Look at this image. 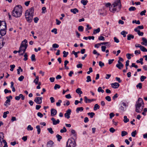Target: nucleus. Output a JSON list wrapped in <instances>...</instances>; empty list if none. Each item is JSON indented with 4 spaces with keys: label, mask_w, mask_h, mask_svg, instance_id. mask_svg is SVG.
<instances>
[{
    "label": "nucleus",
    "mask_w": 147,
    "mask_h": 147,
    "mask_svg": "<svg viewBox=\"0 0 147 147\" xmlns=\"http://www.w3.org/2000/svg\"><path fill=\"white\" fill-rule=\"evenodd\" d=\"M136 10V8L134 7H131L129 9V10L130 11H134Z\"/></svg>",
    "instance_id": "nucleus-47"
},
{
    "label": "nucleus",
    "mask_w": 147,
    "mask_h": 147,
    "mask_svg": "<svg viewBox=\"0 0 147 147\" xmlns=\"http://www.w3.org/2000/svg\"><path fill=\"white\" fill-rule=\"evenodd\" d=\"M36 128L37 129V134H40L41 129L40 128V126L39 125H37L36 126Z\"/></svg>",
    "instance_id": "nucleus-32"
},
{
    "label": "nucleus",
    "mask_w": 147,
    "mask_h": 147,
    "mask_svg": "<svg viewBox=\"0 0 147 147\" xmlns=\"http://www.w3.org/2000/svg\"><path fill=\"white\" fill-rule=\"evenodd\" d=\"M78 30L80 32H82L84 30V27L82 26H79L78 27Z\"/></svg>",
    "instance_id": "nucleus-45"
},
{
    "label": "nucleus",
    "mask_w": 147,
    "mask_h": 147,
    "mask_svg": "<svg viewBox=\"0 0 147 147\" xmlns=\"http://www.w3.org/2000/svg\"><path fill=\"white\" fill-rule=\"evenodd\" d=\"M33 128L30 125H28L27 127V129L28 131H32Z\"/></svg>",
    "instance_id": "nucleus-46"
},
{
    "label": "nucleus",
    "mask_w": 147,
    "mask_h": 147,
    "mask_svg": "<svg viewBox=\"0 0 147 147\" xmlns=\"http://www.w3.org/2000/svg\"><path fill=\"white\" fill-rule=\"evenodd\" d=\"M76 146V144L75 139L72 138L68 139L66 146L68 147H75Z\"/></svg>",
    "instance_id": "nucleus-4"
},
{
    "label": "nucleus",
    "mask_w": 147,
    "mask_h": 147,
    "mask_svg": "<svg viewBox=\"0 0 147 147\" xmlns=\"http://www.w3.org/2000/svg\"><path fill=\"white\" fill-rule=\"evenodd\" d=\"M140 60H137L136 61V62L137 63H140L141 64V65H142L143 64V59L142 58H141L140 59Z\"/></svg>",
    "instance_id": "nucleus-44"
},
{
    "label": "nucleus",
    "mask_w": 147,
    "mask_h": 147,
    "mask_svg": "<svg viewBox=\"0 0 147 147\" xmlns=\"http://www.w3.org/2000/svg\"><path fill=\"white\" fill-rule=\"evenodd\" d=\"M9 113V112L8 111H7L4 112L3 113V117L4 118H5L7 117V115Z\"/></svg>",
    "instance_id": "nucleus-38"
},
{
    "label": "nucleus",
    "mask_w": 147,
    "mask_h": 147,
    "mask_svg": "<svg viewBox=\"0 0 147 147\" xmlns=\"http://www.w3.org/2000/svg\"><path fill=\"white\" fill-rule=\"evenodd\" d=\"M47 130L51 134H53L54 133V131L53 130L52 128L51 127L48 128Z\"/></svg>",
    "instance_id": "nucleus-48"
},
{
    "label": "nucleus",
    "mask_w": 147,
    "mask_h": 147,
    "mask_svg": "<svg viewBox=\"0 0 147 147\" xmlns=\"http://www.w3.org/2000/svg\"><path fill=\"white\" fill-rule=\"evenodd\" d=\"M88 1L87 0H82L81 1V3L84 5H86L88 3Z\"/></svg>",
    "instance_id": "nucleus-34"
},
{
    "label": "nucleus",
    "mask_w": 147,
    "mask_h": 147,
    "mask_svg": "<svg viewBox=\"0 0 147 147\" xmlns=\"http://www.w3.org/2000/svg\"><path fill=\"white\" fill-rule=\"evenodd\" d=\"M67 130L65 127H63V129H61L60 130V132L61 133H63L66 132Z\"/></svg>",
    "instance_id": "nucleus-51"
},
{
    "label": "nucleus",
    "mask_w": 147,
    "mask_h": 147,
    "mask_svg": "<svg viewBox=\"0 0 147 147\" xmlns=\"http://www.w3.org/2000/svg\"><path fill=\"white\" fill-rule=\"evenodd\" d=\"M36 79L34 80L33 82L36 85L38 84L39 81V77L38 76H36Z\"/></svg>",
    "instance_id": "nucleus-29"
},
{
    "label": "nucleus",
    "mask_w": 147,
    "mask_h": 147,
    "mask_svg": "<svg viewBox=\"0 0 147 147\" xmlns=\"http://www.w3.org/2000/svg\"><path fill=\"white\" fill-rule=\"evenodd\" d=\"M6 98L7 99V100L4 103V105L6 106H7L10 105V99L9 98V97H6Z\"/></svg>",
    "instance_id": "nucleus-22"
},
{
    "label": "nucleus",
    "mask_w": 147,
    "mask_h": 147,
    "mask_svg": "<svg viewBox=\"0 0 147 147\" xmlns=\"http://www.w3.org/2000/svg\"><path fill=\"white\" fill-rule=\"evenodd\" d=\"M31 59L32 61H35L36 60L35 55L34 54H32L31 56Z\"/></svg>",
    "instance_id": "nucleus-39"
},
{
    "label": "nucleus",
    "mask_w": 147,
    "mask_h": 147,
    "mask_svg": "<svg viewBox=\"0 0 147 147\" xmlns=\"http://www.w3.org/2000/svg\"><path fill=\"white\" fill-rule=\"evenodd\" d=\"M15 67V65H11L10 66V67H11L10 70L11 71H13V69Z\"/></svg>",
    "instance_id": "nucleus-53"
},
{
    "label": "nucleus",
    "mask_w": 147,
    "mask_h": 147,
    "mask_svg": "<svg viewBox=\"0 0 147 147\" xmlns=\"http://www.w3.org/2000/svg\"><path fill=\"white\" fill-rule=\"evenodd\" d=\"M63 57H67V56L68 55V52H66L65 51H64L63 52Z\"/></svg>",
    "instance_id": "nucleus-49"
},
{
    "label": "nucleus",
    "mask_w": 147,
    "mask_h": 147,
    "mask_svg": "<svg viewBox=\"0 0 147 147\" xmlns=\"http://www.w3.org/2000/svg\"><path fill=\"white\" fill-rule=\"evenodd\" d=\"M123 121L124 123H126L129 121V120L128 118H127V116H124Z\"/></svg>",
    "instance_id": "nucleus-36"
},
{
    "label": "nucleus",
    "mask_w": 147,
    "mask_h": 147,
    "mask_svg": "<svg viewBox=\"0 0 147 147\" xmlns=\"http://www.w3.org/2000/svg\"><path fill=\"white\" fill-rule=\"evenodd\" d=\"M69 61L67 60H65L64 61V67L65 69H69V67L67 66V65L69 63Z\"/></svg>",
    "instance_id": "nucleus-27"
},
{
    "label": "nucleus",
    "mask_w": 147,
    "mask_h": 147,
    "mask_svg": "<svg viewBox=\"0 0 147 147\" xmlns=\"http://www.w3.org/2000/svg\"><path fill=\"white\" fill-rule=\"evenodd\" d=\"M142 40L143 41L141 43L142 45H144L145 46H147V40L145 38H142Z\"/></svg>",
    "instance_id": "nucleus-20"
},
{
    "label": "nucleus",
    "mask_w": 147,
    "mask_h": 147,
    "mask_svg": "<svg viewBox=\"0 0 147 147\" xmlns=\"http://www.w3.org/2000/svg\"><path fill=\"white\" fill-rule=\"evenodd\" d=\"M100 31V29L99 28H98L96 29H94L93 31V34H96L98 33Z\"/></svg>",
    "instance_id": "nucleus-31"
},
{
    "label": "nucleus",
    "mask_w": 147,
    "mask_h": 147,
    "mask_svg": "<svg viewBox=\"0 0 147 147\" xmlns=\"http://www.w3.org/2000/svg\"><path fill=\"white\" fill-rule=\"evenodd\" d=\"M71 135L74 137L76 138L77 136V134L76 131L72 129L71 131Z\"/></svg>",
    "instance_id": "nucleus-26"
},
{
    "label": "nucleus",
    "mask_w": 147,
    "mask_h": 147,
    "mask_svg": "<svg viewBox=\"0 0 147 147\" xmlns=\"http://www.w3.org/2000/svg\"><path fill=\"white\" fill-rule=\"evenodd\" d=\"M54 143L52 141L48 142L47 144V147H53Z\"/></svg>",
    "instance_id": "nucleus-18"
},
{
    "label": "nucleus",
    "mask_w": 147,
    "mask_h": 147,
    "mask_svg": "<svg viewBox=\"0 0 147 147\" xmlns=\"http://www.w3.org/2000/svg\"><path fill=\"white\" fill-rule=\"evenodd\" d=\"M60 88V86L57 84H55L54 87V88L55 90H56L57 88H58V89Z\"/></svg>",
    "instance_id": "nucleus-57"
},
{
    "label": "nucleus",
    "mask_w": 147,
    "mask_h": 147,
    "mask_svg": "<svg viewBox=\"0 0 147 147\" xmlns=\"http://www.w3.org/2000/svg\"><path fill=\"white\" fill-rule=\"evenodd\" d=\"M138 106L135 105L136 108V111L137 113H140V111L143 109L144 107H142V106L139 105Z\"/></svg>",
    "instance_id": "nucleus-13"
},
{
    "label": "nucleus",
    "mask_w": 147,
    "mask_h": 147,
    "mask_svg": "<svg viewBox=\"0 0 147 147\" xmlns=\"http://www.w3.org/2000/svg\"><path fill=\"white\" fill-rule=\"evenodd\" d=\"M71 110L70 109H68L66 112V113L64 114V116L67 119L70 118V115L71 114Z\"/></svg>",
    "instance_id": "nucleus-12"
},
{
    "label": "nucleus",
    "mask_w": 147,
    "mask_h": 147,
    "mask_svg": "<svg viewBox=\"0 0 147 147\" xmlns=\"http://www.w3.org/2000/svg\"><path fill=\"white\" fill-rule=\"evenodd\" d=\"M84 100L86 103H91V102L95 100L94 99H88L86 96L84 97Z\"/></svg>",
    "instance_id": "nucleus-15"
},
{
    "label": "nucleus",
    "mask_w": 147,
    "mask_h": 147,
    "mask_svg": "<svg viewBox=\"0 0 147 147\" xmlns=\"http://www.w3.org/2000/svg\"><path fill=\"white\" fill-rule=\"evenodd\" d=\"M27 42V40L26 39L24 40L22 42L21 44V45L20 47V50H21L23 52V53H24L26 51V49L28 45L26 44Z\"/></svg>",
    "instance_id": "nucleus-6"
},
{
    "label": "nucleus",
    "mask_w": 147,
    "mask_h": 147,
    "mask_svg": "<svg viewBox=\"0 0 147 147\" xmlns=\"http://www.w3.org/2000/svg\"><path fill=\"white\" fill-rule=\"evenodd\" d=\"M51 116H53L57 114V111L56 109H52L51 110Z\"/></svg>",
    "instance_id": "nucleus-19"
},
{
    "label": "nucleus",
    "mask_w": 147,
    "mask_h": 147,
    "mask_svg": "<svg viewBox=\"0 0 147 147\" xmlns=\"http://www.w3.org/2000/svg\"><path fill=\"white\" fill-rule=\"evenodd\" d=\"M134 38V36L131 34H129L127 36V39L128 40H130L131 39H133Z\"/></svg>",
    "instance_id": "nucleus-28"
},
{
    "label": "nucleus",
    "mask_w": 147,
    "mask_h": 147,
    "mask_svg": "<svg viewBox=\"0 0 147 147\" xmlns=\"http://www.w3.org/2000/svg\"><path fill=\"white\" fill-rule=\"evenodd\" d=\"M117 62L118 64L116 65V66L119 69H121L123 68V65L119 61H118Z\"/></svg>",
    "instance_id": "nucleus-14"
},
{
    "label": "nucleus",
    "mask_w": 147,
    "mask_h": 147,
    "mask_svg": "<svg viewBox=\"0 0 147 147\" xmlns=\"http://www.w3.org/2000/svg\"><path fill=\"white\" fill-rule=\"evenodd\" d=\"M98 91L99 92H101L103 93L104 92V90L102 89V88L101 87H99L98 89Z\"/></svg>",
    "instance_id": "nucleus-43"
},
{
    "label": "nucleus",
    "mask_w": 147,
    "mask_h": 147,
    "mask_svg": "<svg viewBox=\"0 0 147 147\" xmlns=\"http://www.w3.org/2000/svg\"><path fill=\"white\" fill-rule=\"evenodd\" d=\"M121 7L120 0H116L111 5L110 7V11L113 13H115V11L118 12L120 10Z\"/></svg>",
    "instance_id": "nucleus-1"
},
{
    "label": "nucleus",
    "mask_w": 147,
    "mask_h": 147,
    "mask_svg": "<svg viewBox=\"0 0 147 147\" xmlns=\"http://www.w3.org/2000/svg\"><path fill=\"white\" fill-rule=\"evenodd\" d=\"M5 44V42H3V36L0 35V49L3 47Z\"/></svg>",
    "instance_id": "nucleus-11"
},
{
    "label": "nucleus",
    "mask_w": 147,
    "mask_h": 147,
    "mask_svg": "<svg viewBox=\"0 0 147 147\" xmlns=\"http://www.w3.org/2000/svg\"><path fill=\"white\" fill-rule=\"evenodd\" d=\"M24 78V77L23 76H21L19 78L18 80L20 81H22Z\"/></svg>",
    "instance_id": "nucleus-61"
},
{
    "label": "nucleus",
    "mask_w": 147,
    "mask_h": 147,
    "mask_svg": "<svg viewBox=\"0 0 147 147\" xmlns=\"http://www.w3.org/2000/svg\"><path fill=\"white\" fill-rule=\"evenodd\" d=\"M121 34L123 36V37H125L126 36V34H127V32L125 31H123L121 32Z\"/></svg>",
    "instance_id": "nucleus-37"
},
{
    "label": "nucleus",
    "mask_w": 147,
    "mask_h": 147,
    "mask_svg": "<svg viewBox=\"0 0 147 147\" xmlns=\"http://www.w3.org/2000/svg\"><path fill=\"white\" fill-rule=\"evenodd\" d=\"M6 24L5 22L0 21V30L6 29Z\"/></svg>",
    "instance_id": "nucleus-8"
},
{
    "label": "nucleus",
    "mask_w": 147,
    "mask_h": 147,
    "mask_svg": "<svg viewBox=\"0 0 147 147\" xmlns=\"http://www.w3.org/2000/svg\"><path fill=\"white\" fill-rule=\"evenodd\" d=\"M87 114L88 115L90 116L91 118H93L95 115L94 113L93 112L88 113Z\"/></svg>",
    "instance_id": "nucleus-40"
},
{
    "label": "nucleus",
    "mask_w": 147,
    "mask_h": 147,
    "mask_svg": "<svg viewBox=\"0 0 147 147\" xmlns=\"http://www.w3.org/2000/svg\"><path fill=\"white\" fill-rule=\"evenodd\" d=\"M131 54L129 53H127L126 54V56L128 59H131Z\"/></svg>",
    "instance_id": "nucleus-63"
},
{
    "label": "nucleus",
    "mask_w": 147,
    "mask_h": 147,
    "mask_svg": "<svg viewBox=\"0 0 147 147\" xmlns=\"http://www.w3.org/2000/svg\"><path fill=\"white\" fill-rule=\"evenodd\" d=\"M121 136L122 137L125 136L127 134V133L124 131H121Z\"/></svg>",
    "instance_id": "nucleus-42"
},
{
    "label": "nucleus",
    "mask_w": 147,
    "mask_h": 147,
    "mask_svg": "<svg viewBox=\"0 0 147 147\" xmlns=\"http://www.w3.org/2000/svg\"><path fill=\"white\" fill-rule=\"evenodd\" d=\"M137 88H139L140 89H141L142 88V84L141 83H139L138 84L136 85Z\"/></svg>",
    "instance_id": "nucleus-54"
},
{
    "label": "nucleus",
    "mask_w": 147,
    "mask_h": 147,
    "mask_svg": "<svg viewBox=\"0 0 147 147\" xmlns=\"http://www.w3.org/2000/svg\"><path fill=\"white\" fill-rule=\"evenodd\" d=\"M135 105H140L142 107H144V104L142 99L141 98H139L137 101H136Z\"/></svg>",
    "instance_id": "nucleus-7"
},
{
    "label": "nucleus",
    "mask_w": 147,
    "mask_h": 147,
    "mask_svg": "<svg viewBox=\"0 0 147 147\" xmlns=\"http://www.w3.org/2000/svg\"><path fill=\"white\" fill-rule=\"evenodd\" d=\"M126 104L125 103L123 102H121V106L120 107V109L122 111H124L126 109Z\"/></svg>",
    "instance_id": "nucleus-9"
},
{
    "label": "nucleus",
    "mask_w": 147,
    "mask_h": 147,
    "mask_svg": "<svg viewBox=\"0 0 147 147\" xmlns=\"http://www.w3.org/2000/svg\"><path fill=\"white\" fill-rule=\"evenodd\" d=\"M114 41L117 43H119V40L116 37H114Z\"/></svg>",
    "instance_id": "nucleus-64"
},
{
    "label": "nucleus",
    "mask_w": 147,
    "mask_h": 147,
    "mask_svg": "<svg viewBox=\"0 0 147 147\" xmlns=\"http://www.w3.org/2000/svg\"><path fill=\"white\" fill-rule=\"evenodd\" d=\"M105 99L108 101L110 102L111 100V97L109 96H107L105 97Z\"/></svg>",
    "instance_id": "nucleus-55"
},
{
    "label": "nucleus",
    "mask_w": 147,
    "mask_h": 147,
    "mask_svg": "<svg viewBox=\"0 0 147 147\" xmlns=\"http://www.w3.org/2000/svg\"><path fill=\"white\" fill-rule=\"evenodd\" d=\"M4 137L3 134L2 132H0V147H2L3 143L4 144L3 147H8L7 142L3 139Z\"/></svg>",
    "instance_id": "nucleus-5"
},
{
    "label": "nucleus",
    "mask_w": 147,
    "mask_h": 147,
    "mask_svg": "<svg viewBox=\"0 0 147 147\" xmlns=\"http://www.w3.org/2000/svg\"><path fill=\"white\" fill-rule=\"evenodd\" d=\"M146 78V76H141L140 78V80L141 82H143Z\"/></svg>",
    "instance_id": "nucleus-60"
},
{
    "label": "nucleus",
    "mask_w": 147,
    "mask_h": 147,
    "mask_svg": "<svg viewBox=\"0 0 147 147\" xmlns=\"http://www.w3.org/2000/svg\"><path fill=\"white\" fill-rule=\"evenodd\" d=\"M111 86L113 88H117L119 87V84L118 83L115 82L111 84Z\"/></svg>",
    "instance_id": "nucleus-17"
},
{
    "label": "nucleus",
    "mask_w": 147,
    "mask_h": 147,
    "mask_svg": "<svg viewBox=\"0 0 147 147\" xmlns=\"http://www.w3.org/2000/svg\"><path fill=\"white\" fill-rule=\"evenodd\" d=\"M22 6L20 5H18L14 7L12 12V15L16 17H20L22 12Z\"/></svg>",
    "instance_id": "nucleus-3"
},
{
    "label": "nucleus",
    "mask_w": 147,
    "mask_h": 147,
    "mask_svg": "<svg viewBox=\"0 0 147 147\" xmlns=\"http://www.w3.org/2000/svg\"><path fill=\"white\" fill-rule=\"evenodd\" d=\"M134 30L137 32V34L139 36H142L143 35L144 33L141 32L139 30H138V29H135Z\"/></svg>",
    "instance_id": "nucleus-21"
},
{
    "label": "nucleus",
    "mask_w": 147,
    "mask_h": 147,
    "mask_svg": "<svg viewBox=\"0 0 147 147\" xmlns=\"http://www.w3.org/2000/svg\"><path fill=\"white\" fill-rule=\"evenodd\" d=\"M34 9L33 7H31L26 11L25 15V18L28 22H31L34 15Z\"/></svg>",
    "instance_id": "nucleus-2"
},
{
    "label": "nucleus",
    "mask_w": 147,
    "mask_h": 147,
    "mask_svg": "<svg viewBox=\"0 0 147 147\" xmlns=\"http://www.w3.org/2000/svg\"><path fill=\"white\" fill-rule=\"evenodd\" d=\"M62 102V101L61 100H59L58 102L56 103V105L57 107H59L61 105V103Z\"/></svg>",
    "instance_id": "nucleus-50"
},
{
    "label": "nucleus",
    "mask_w": 147,
    "mask_h": 147,
    "mask_svg": "<svg viewBox=\"0 0 147 147\" xmlns=\"http://www.w3.org/2000/svg\"><path fill=\"white\" fill-rule=\"evenodd\" d=\"M56 137L57 138L58 141H60L62 138V137L59 134H57L56 135Z\"/></svg>",
    "instance_id": "nucleus-56"
},
{
    "label": "nucleus",
    "mask_w": 147,
    "mask_h": 147,
    "mask_svg": "<svg viewBox=\"0 0 147 147\" xmlns=\"http://www.w3.org/2000/svg\"><path fill=\"white\" fill-rule=\"evenodd\" d=\"M11 84V88L12 89V91L13 92H15L16 91V89L14 88L13 85L14 83L13 82H11L10 83Z\"/></svg>",
    "instance_id": "nucleus-30"
},
{
    "label": "nucleus",
    "mask_w": 147,
    "mask_h": 147,
    "mask_svg": "<svg viewBox=\"0 0 147 147\" xmlns=\"http://www.w3.org/2000/svg\"><path fill=\"white\" fill-rule=\"evenodd\" d=\"M99 65L102 67L104 66V64L102 61H100L99 62Z\"/></svg>",
    "instance_id": "nucleus-59"
},
{
    "label": "nucleus",
    "mask_w": 147,
    "mask_h": 147,
    "mask_svg": "<svg viewBox=\"0 0 147 147\" xmlns=\"http://www.w3.org/2000/svg\"><path fill=\"white\" fill-rule=\"evenodd\" d=\"M83 110L84 108L82 107H78L77 108L76 111L77 113H78L80 111L81 112L83 111Z\"/></svg>",
    "instance_id": "nucleus-25"
},
{
    "label": "nucleus",
    "mask_w": 147,
    "mask_h": 147,
    "mask_svg": "<svg viewBox=\"0 0 147 147\" xmlns=\"http://www.w3.org/2000/svg\"><path fill=\"white\" fill-rule=\"evenodd\" d=\"M137 134V131L136 130H135L134 131H133L131 133V136L133 137H135L136 135Z\"/></svg>",
    "instance_id": "nucleus-52"
},
{
    "label": "nucleus",
    "mask_w": 147,
    "mask_h": 147,
    "mask_svg": "<svg viewBox=\"0 0 147 147\" xmlns=\"http://www.w3.org/2000/svg\"><path fill=\"white\" fill-rule=\"evenodd\" d=\"M51 120L52 121L53 125H56L57 124H59L60 122V121L59 119L56 120L53 117L51 118Z\"/></svg>",
    "instance_id": "nucleus-16"
},
{
    "label": "nucleus",
    "mask_w": 147,
    "mask_h": 147,
    "mask_svg": "<svg viewBox=\"0 0 147 147\" xmlns=\"http://www.w3.org/2000/svg\"><path fill=\"white\" fill-rule=\"evenodd\" d=\"M42 97H36L35 98L34 101L36 103L40 104L42 102Z\"/></svg>",
    "instance_id": "nucleus-10"
},
{
    "label": "nucleus",
    "mask_w": 147,
    "mask_h": 147,
    "mask_svg": "<svg viewBox=\"0 0 147 147\" xmlns=\"http://www.w3.org/2000/svg\"><path fill=\"white\" fill-rule=\"evenodd\" d=\"M86 78L87 79L86 82H89L91 81V79L90 76H88L86 77Z\"/></svg>",
    "instance_id": "nucleus-58"
},
{
    "label": "nucleus",
    "mask_w": 147,
    "mask_h": 147,
    "mask_svg": "<svg viewBox=\"0 0 147 147\" xmlns=\"http://www.w3.org/2000/svg\"><path fill=\"white\" fill-rule=\"evenodd\" d=\"M52 47L53 48H57L59 47L58 45L55 43L53 45Z\"/></svg>",
    "instance_id": "nucleus-62"
},
{
    "label": "nucleus",
    "mask_w": 147,
    "mask_h": 147,
    "mask_svg": "<svg viewBox=\"0 0 147 147\" xmlns=\"http://www.w3.org/2000/svg\"><path fill=\"white\" fill-rule=\"evenodd\" d=\"M24 58L23 60L24 61H26L28 60V55L27 53H24Z\"/></svg>",
    "instance_id": "nucleus-41"
},
{
    "label": "nucleus",
    "mask_w": 147,
    "mask_h": 147,
    "mask_svg": "<svg viewBox=\"0 0 147 147\" xmlns=\"http://www.w3.org/2000/svg\"><path fill=\"white\" fill-rule=\"evenodd\" d=\"M76 92L79 94H81L82 93V92L81 91V89L79 88H78L76 90Z\"/></svg>",
    "instance_id": "nucleus-33"
},
{
    "label": "nucleus",
    "mask_w": 147,
    "mask_h": 147,
    "mask_svg": "<svg viewBox=\"0 0 147 147\" xmlns=\"http://www.w3.org/2000/svg\"><path fill=\"white\" fill-rule=\"evenodd\" d=\"M70 11L72 13H73L74 14H75L77 13H78L79 11L77 8H75L74 9H71Z\"/></svg>",
    "instance_id": "nucleus-24"
},
{
    "label": "nucleus",
    "mask_w": 147,
    "mask_h": 147,
    "mask_svg": "<svg viewBox=\"0 0 147 147\" xmlns=\"http://www.w3.org/2000/svg\"><path fill=\"white\" fill-rule=\"evenodd\" d=\"M100 108V106L97 104H95L94 107V111L96 110L97 109H98Z\"/></svg>",
    "instance_id": "nucleus-35"
},
{
    "label": "nucleus",
    "mask_w": 147,
    "mask_h": 147,
    "mask_svg": "<svg viewBox=\"0 0 147 147\" xmlns=\"http://www.w3.org/2000/svg\"><path fill=\"white\" fill-rule=\"evenodd\" d=\"M6 29L0 30V35L2 36L5 35L6 33Z\"/></svg>",
    "instance_id": "nucleus-23"
}]
</instances>
